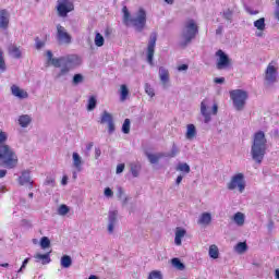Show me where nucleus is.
Here are the masks:
<instances>
[{
  "label": "nucleus",
  "mask_w": 279,
  "mask_h": 279,
  "mask_svg": "<svg viewBox=\"0 0 279 279\" xmlns=\"http://www.w3.org/2000/svg\"><path fill=\"white\" fill-rule=\"evenodd\" d=\"M8 133L0 129V167L4 169H16L19 166V156L10 145L5 144Z\"/></svg>",
  "instance_id": "obj_1"
},
{
  "label": "nucleus",
  "mask_w": 279,
  "mask_h": 279,
  "mask_svg": "<svg viewBox=\"0 0 279 279\" xmlns=\"http://www.w3.org/2000/svg\"><path fill=\"white\" fill-rule=\"evenodd\" d=\"M52 62L56 69L61 68L59 73L56 75V80H62V77H66V75H69V72L73 71V69H77V66L82 64V59L77 54H68L53 59Z\"/></svg>",
  "instance_id": "obj_2"
},
{
  "label": "nucleus",
  "mask_w": 279,
  "mask_h": 279,
  "mask_svg": "<svg viewBox=\"0 0 279 279\" xmlns=\"http://www.w3.org/2000/svg\"><path fill=\"white\" fill-rule=\"evenodd\" d=\"M267 154V137H265V132L258 131L253 136V144L251 146L252 159L260 165Z\"/></svg>",
  "instance_id": "obj_3"
},
{
  "label": "nucleus",
  "mask_w": 279,
  "mask_h": 279,
  "mask_svg": "<svg viewBox=\"0 0 279 279\" xmlns=\"http://www.w3.org/2000/svg\"><path fill=\"white\" fill-rule=\"evenodd\" d=\"M198 34L199 27L197 26L195 20H186L181 31L179 47H181V49H186L189 45H191V43L197 38Z\"/></svg>",
  "instance_id": "obj_4"
},
{
  "label": "nucleus",
  "mask_w": 279,
  "mask_h": 279,
  "mask_svg": "<svg viewBox=\"0 0 279 279\" xmlns=\"http://www.w3.org/2000/svg\"><path fill=\"white\" fill-rule=\"evenodd\" d=\"M122 12L125 25H131V27H134L135 32H143V29H145V25H147V12L145 11V9H138L135 17H132V15H130L128 7H123Z\"/></svg>",
  "instance_id": "obj_5"
},
{
  "label": "nucleus",
  "mask_w": 279,
  "mask_h": 279,
  "mask_svg": "<svg viewBox=\"0 0 279 279\" xmlns=\"http://www.w3.org/2000/svg\"><path fill=\"white\" fill-rule=\"evenodd\" d=\"M230 97L235 110L241 111L245 108V101H247V92L243 89H233L230 92Z\"/></svg>",
  "instance_id": "obj_6"
},
{
  "label": "nucleus",
  "mask_w": 279,
  "mask_h": 279,
  "mask_svg": "<svg viewBox=\"0 0 279 279\" xmlns=\"http://www.w3.org/2000/svg\"><path fill=\"white\" fill-rule=\"evenodd\" d=\"M75 10V4L73 3V0H58L57 1V12L58 16L61 19H66L69 16V13L73 12Z\"/></svg>",
  "instance_id": "obj_7"
},
{
  "label": "nucleus",
  "mask_w": 279,
  "mask_h": 279,
  "mask_svg": "<svg viewBox=\"0 0 279 279\" xmlns=\"http://www.w3.org/2000/svg\"><path fill=\"white\" fill-rule=\"evenodd\" d=\"M229 191L239 190V193L245 191V175L243 173H238L231 178V181L227 184Z\"/></svg>",
  "instance_id": "obj_8"
},
{
  "label": "nucleus",
  "mask_w": 279,
  "mask_h": 279,
  "mask_svg": "<svg viewBox=\"0 0 279 279\" xmlns=\"http://www.w3.org/2000/svg\"><path fill=\"white\" fill-rule=\"evenodd\" d=\"M156 40H158V34L151 33L147 45V62L154 65V53H156Z\"/></svg>",
  "instance_id": "obj_9"
},
{
  "label": "nucleus",
  "mask_w": 279,
  "mask_h": 279,
  "mask_svg": "<svg viewBox=\"0 0 279 279\" xmlns=\"http://www.w3.org/2000/svg\"><path fill=\"white\" fill-rule=\"evenodd\" d=\"M57 40L60 45H71L72 37L64 26L57 25Z\"/></svg>",
  "instance_id": "obj_10"
},
{
  "label": "nucleus",
  "mask_w": 279,
  "mask_h": 279,
  "mask_svg": "<svg viewBox=\"0 0 279 279\" xmlns=\"http://www.w3.org/2000/svg\"><path fill=\"white\" fill-rule=\"evenodd\" d=\"M216 56L218 58L216 63L218 71H223V69L230 66V57H228L223 50H218Z\"/></svg>",
  "instance_id": "obj_11"
},
{
  "label": "nucleus",
  "mask_w": 279,
  "mask_h": 279,
  "mask_svg": "<svg viewBox=\"0 0 279 279\" xmlns=\"http://www.w3.org/2000/svg\"><path fill=\"white\" fill-rule=\"evenodd\" d=\"M265 80L267 84H276L278 82V70L276 66L268 64L266 69Z\"/></svg>",
  "instance_id": "obj_12"
},
{
  "label": "nucleus",
  "mask_w": 279,
  "mask_h": 279,
  "mask_svg": "<svg viewBox=\"0 0 279 279\" xmlns=\"http://www.w3.org/2000/svg\"><path fill=\"white\" fill-rule=\"evenodd\" d=\"M19 184L20 186H25L28 184L29 191L34 189V181H32V174L28 170H24L21 175L19 177Z\"/></svg>",
  "instance_id": "obj_13"
},
{
  "label": "nucleus",
  "mask_w": 279,
  "mask_h": 279,
  "mask_svg": "<svg viewBox=\"0 0 279 279\" xmlns=\"http://www.w3.org/2000/svg\"><path fill=\"white\" fill-rule=\"evenodd\" d=\"M10 27V11L7 9L0 10V29L5 32Z\"/></svg>",
  "instance_id": "obj_14"
},
{
  "label": "nucleus",
  "mask_w": 279,
  "mask_h": 279,
  "mask_svg": "<svg viewBox=\"0 0 279 279\" xmlns=\"http://www.w3.org/2000/svg\"><path fill=\"white\" fill-rule=\"evenodd\" d=\"M118 217H119V211L117 210L109 211V216H108L109 234H112V232H114V227L117 226Z\"/></svg>",
  "instance_id": "obj_15"
},
{
  "label": "nucleus",
  "mask_w": 279,
  "mask_h": 279,
  "mask_svg": "<svg viewBox=\"0 0 279 279\" xmlns=\"http://www.w3.org/2000/svg\"><path fill=\"white\" fill-rule=\"evenodd\" d=\"M210 101L208 99H204L201 102V114L204 117V123H210L213 118L210 117V112L208 111V105Z\"/></svg>",
  "instance_id": "obj_16"
},
{
  "label": "nucleus",
  "mask_w": 279,
  "mask_h": 279,
  "mask_svg": "<svg viewBox=\"0 0 279 279\" xmlns=\"http://www.w3.org/2000/svg\"><path fill=\"white\" fill-rule=\"evenodd\" d=\"M11 93L14 97H17V99H27V97H29V94H27V92L21 89V87L16 85L11 86Z\"/></svg>",
  "instance_id": "obj_17"
},
{
  "label": "nucleus",
  "mask_w": 279,
  "mask_h": 279,
  "mask_svg": "<svg viewBox=\"0 0 279 279\" xmlns=\"http://www.w3.org/2000/svg\"><path fill=\"white\" fill-rule=\"evenodd\" d=\"M211 221L213 215L208 211H205L199 216L197 223L198 226H210Z\"/></svg>",
  "instance_id": "obj_18"
},
{
  "label": "nucleus",
  "mask_w": 279,
  "mask_h": 279,
  "mask_svg": "<svg viewBox=\"0 0 279 279\" xmlns=\"http://www.w3.org/2000/svg\"><path fill=\"white\" fill-rule=\"evenodd\" d=\"M195 136H197V128H195V124H187L185 138L187 141H193V138H195Z\"/></svg>",
  "instance_id": "obj_19"
},
{
  "label": "nucleus",
  "mask_w": 279,
  "mask_h": 279,
  "mask_svg": "<svg viewBox=\"0 0 279 279\" xmlns=\"http://www.w3.org/2000/svg\"><path fill=\"white\" fill-rule=\"evenodd\" d=\"M159 80L163 86L169 84V70H167L165 66L159 68Z\"/></svg>",
  "instance_id": "obj_20"
},
{
  "label": "nucleus",
  "mask_w": 279,
  "mask_h": 279,
  "mask_svg": "<svg viewBox=\"0 0 279 279\" xmlns=\"http://www.w3.org/2000/svg\"><path fill=\"white\" fill-rule=\"evenodd\" d=\"M8 51H9V54L12 57V58H15V60H19L21 59V49L19 47H16V45L14 44H11L9 47H8Z\"/></svg>",
  "instance_id": "obj_21"
},
{
  "label": "nucleus",
  "mask_w": 279,
  "mask_h": 279,
  "mask_svg": "<svg viewBox=\"0 0 279 279\" xmlns=\"http://www.w3.org/2000/svg\"><path fill=\"white\" fill-rule=\"evenodd\" d=\"M146 156H147L150 165H157L158 160H160V158H165V156H167V155H165V153H158V154L147 153Z\"/></svg>",
  "instance_id": "obj_22"
},
{
  "label": "nucleus",
  "mask_w": 279,
  "mask_h": 279,
  "mask_svg": "<svg viewBox=\"0 0 279 279\" xmlns=\"http://www.w3.org/2000/svg\"><path fill=\"white\" fill-rule=\"evenodd\" d=\"M186 235V230L178 228L175 231L174 243L175 245H182V239Z\"/></svg>",
  "instance_id": "obj_23"
},
{
  "label": "nucleus",
  "mask_w": 279,
  "mask_h": 279,
  "mask_svg": "<svg viewBox=\"0 0 279 279\" xmlns=\"http://www.w3.org/2000/svg\"><path fill=\"white\" fill-rule=\"evenodd\" d=\"M72 158H73V167H75L78 172L82 171L83 162L80 154L73 153Z\"/></svg>",
  "instance_id": "obj_24"
},
{
  "label": "nucleus",
  "mask_w": 279,
  "mask_h": 279,
  "mask_svg": "<svg viewBox=\"0 0 279 279\" xmlns=\"http://www.w3.org/2000/svg\"><path fill=\"white\" fill-rule=\"evenodd\" d=\"M60 265L63 267V269H69V267L73 265V259L69 255H63L61 257Z\"/></svg>",
  "instance_id": "obj_25"
},
{
  "label": "nucleus",
  "mask_w": 279,
  "mask_h": 279,
  "mask_svg": "<svg viewBox=\"0 0 279 279\" xmlns=\"http://www.w3.org/2000/svg\"><path fill=\"white\" fill-rule=\"evenodd\" d=\"M19 123L21 128H27L29 123H32V117H29L28 114L20 116Z\"/></svg>",
  "instance_id": "obj_26"
},
{
  "label": "nucleus",
  "mask_w": 279,
  "mask_h": 279,
  "mask_svg": "<svg viewBox=\"0 0 279 279\" xmlns=\"http://www.w3.org/2000/svg\"><path fill=\"white\" fill-rule=\"evenodd\" d=\"M35 258L37 260H41L44 265H49L51 263V257L49 256V253L46 254H37L35 255Z\"/></svg>",
  "instance_id": "obj_27"
},
{
  "label": "nucleus",
  "mask_w": 279,
  "mask_h": 279,
  "mask_svg": "<svg viewBox=\"0 0 279 279\" xmlns=\"http://www.w3.org/2000/svg\"><path fill=\"white\" fill-rule=\"evenodd\" d=\"M97 108V97L90 96L87 101V110L88 112H93Z\"/></svg>",
  "instance_id": "obj_28"
},
{
  "label": "nucleus",
  "mask_w": 279,
  "mask_h": 279,
  "mask_svg": "<svg viewBox=\"0 0 279 279\" xmlns=\"http://www.w3.org/2000/svg\"><path fill=\"white\" fill-rule=\"evenodd\" d=\"M113 120L112 116L110 114V112L108 111H104L101 117H100V123L104 124V123H111Z\"/></svg>",
  "instance_id": "obj_29"
},
{
  "label": "nucleus",
  "mask_w": 279,
  "mask_h": 279,
  "mask_svg": "<svg viewBox=\"0 0 279 279\" xmlns=\"http://www.w3.org/2000/svg\"><path fill=\"white\" fill-rule=\"evenodd\" d=\"M172 266L175 267V269H179V271H184L185 266L184 263H182V260H180V258L174 257L171 259Z\"/></svg>",
  "instance_id": "obj_30"
},
{
  "label": "nucleus",
  "mask_w": 279,
  "mask_h": 279,
  "mask_svg": "<svg viewBox=\"0 0 279 279\" xmlns=\"http://www.w3.org/2000/svg\"><path fill=\"white\" fill-rule=\"evenodd\" d=\"M180 154V149H178V146L175 144L172 145L170 153H163L165 158H175Z\"/></svg>",
  "instance_id": "obj_31"
},
{
  "label": "nucleus",
  "mask_w": 279,
  "mask_h": 279,
  "mask_svg": "<svg viewBox=\"0 0 279 279\" xmlns=\"http://www.w3.org/2000/svg\"><path fill=\"white\" fill-rule=\"evenodd\" d=\"M80 84H84V75L80 73L74 74L72 78V86H80Z\"/></svg>",
  "instance_id": "obj_32"
},
{
  "label": "nucleus",
  "mask_w": 279,
  "mask_h": 279,
  "mask_svg": "<svg viewBox=\"0 0 279 279\" xmlns=\"http://www.w3.org/2000/svg\"><path fill=\"white\" fill-rule=\"evenodd\" d=\"M94 43H95L96 47H104L106 39L104 38L102 34L96 33Z\"/></svg>",
  "instance_id": "obj_33"
},
{
  "label": "nucleus",
  "mask_w": 279,
  "mask_h": 279,
  "mask_svg": "<svg viewBox=\"0 0 279 279\" xmlns=\"http://www.w3.org/2000/svg\"><path fill=\"white\" fill-rule=\"evenodd\" d=\"M233 220L236 226H243V223H245V215H243L242 213H236L233 217Z\"/></svg>",
  "instance_id": "obj_34"
},
{
  "label": "nucleus",
  "mask_w": 279,
  "mask_h": 279,
  "mask_svg": "<svg viewBox=\"0 0 279 279\" xmlns=\"http://www.w3.org/2000/svg\"><path fill=\"white\" fill-rule=\"evenodd\" d=\"M177 171H182L183 173H191V166L186 162H180L177 166Z\"/></svg>",
  "instance_id": "obj_35"
},
{
  "label": "nucleus",
  "mask_w": 279,
  "mask_h": 279,
  "mask_svg": "<svg viewBox=\"0 0 279 279\" xmlns=\"http://www.w3.org/2000/svg\"><path fill=\"white\" fill-rule=\"evenodd\" d=\"M209 256L210 258H219V247H217V245H210L209 246Z\"/></svg>",
  "instance_id": "obj_36"
},
{
  "label": "nucleus",
  "mask_w": 279,
  "mask_h": 279,
  "mask_svg": "<svg viewBox=\"0 0 279 279\" xmlns=\"http://www.w3.org/2000/svg\"><path fill=\"white\" fill-rule=\"evenodd\" d=\"M131 173L133 178H138L141 173V165L140 163H131Z\"/></svg>",
  "instance_id": "obj_37"
},
{
  "label": "nucleus",
  "mask_w": 279,
  "mask_h": 279,
  "mask_svg": "<svg viewBox=\"0 0 279 279\" xmlns=\"http://www.w3.org/2000/svg\"><path fill=\"white\" fill-rule=\"evenodd\" d=\"M254 27L259 32H264L265 29V17H260L259 20L254 22Z\"/></svg>",
  "instance_id": "obj_38"
},
{
  "label": "nucleus",
  "mask_w": 279,
  "mask_h": 279,
  "mask_svg": "<svg viewBox=\"0 0 279 279\" xmlns=\"http://www.w3.org/2000/svg\"><path fill=\"white\" fill-rule=\"evenodd\" d=\"M247 251V243L245 242H240L235 245V252H238V254H243V252Z\"/></svg>",
  "instance_id": "obj_39"
},
{
  "label": "nucleus",
  "mask_w": 279,
  "mask_h": 279,
  "mask_svg": "<svg viewBox=\"0 0 279 279\" xmlns=\"http://www.w3.org/2000/svg\"><path fill=\"white\" fill-rule=\"evenodd\" d=\"M8 66L5 65V59L3 58V50L0 48V73H5Z\"/></svg>",
  "instance_id": "obj_40"
},
{
  "label": "nucleus",
  "mask_w": 279,
  "mask_h": 279,
  "mask_svg": "<svg viewBox=\"0 0 279 279\" xmlns=\"http://www.w3.org/2000/svg\"><path fill=\"white\" fill-rule=\"evenodd\" d=\"M129 95H130V89H128V85H121V100L125 101Z\"/></svg>",
  "instance_id": "obj_41"
},
{
  "label": "nucleus",
  "mask_w": 279,
  "mask_h": 279,
  "mask_svg": "<svg viewBox=\"0 0 279 279\" xmlns=\"http://www.w3.org/2000/svg\"><path fill=\"white\" fill-rule=\"evenodd\" d=\"M50 245H51V240H49V238L43 236L40 239V247H41V250H47V247H49Z\"/></svg>",
  "instance_id": "obj_42"
},
{
  "label": "nucleus",
  "mask_w": 279,
  "mask_h": 279,
  "mask_svg": "<svg viewBox=\"0 0 279 279\" xmlns=\"http://www.w3.org/2000/svg\"><path fill=\"white\" fill-rule=\"evenodd\" d=\"M232 16H233V13L230 9H227L222 12V17L226 20V21H229L230 23H232Z\"/></svg>",
  "instance_id": "obj_43"
},
{
  "label": "nucleus",
  "mask_w": 279,
  "mask_h": 279,
  "mask_svg": "<svg viewBox=\"0 0 279 279\" xmlns=\"http://www.w3.org/2000/svg\"><path fill=\"white\" fill-rule=\"evenodd\" d=\"M148 279H162V272L160 270L150 271Z\"/></svg>",
  "instance_id": "obj_44"
},
{
  "label": "nucleus",
  "mask_w": 279,
  "mask_h": 279,
  "mask_svg": "<svg viewBox=\"0 0 279 279\" xmlns=\"http://www.w3.org/2000/svg\"><path fill=\"white\" fill-rule=\"evenodd\" d=\"M130 119H125L122 124V132L123 134H130Z\"/></svg>",
  "instance_id": "obj_45"
},
{
  "label": "nucleus",
  "mask_w": 279,
  "mask_h": 279,
  "mask_svg": "<svg viewBox=\"0 0 279 279\" xmlns=\"http://www.w3.org/2000/svg\"><path fill=\"white\" fill-rule=\"evenodd\" d=\"M44 184H45L46 186H51V187L56 186V178H53V177H47L46 180H45V182H44Z\"/></svg>",
  "instance_id": "obj_46"
},
{
  "label": "nucleus",
  "mask_w": 279,
  "mask_h": 279,
  "mask_svg": "<svg viewBox=\"0 0 279 279\" xmlns=\"http://www.w3.org/2000/svg\"><path fill=\"white\" fill-rule=\"evenodd\" d=\"M69 213V206L66 205H61L58 209V214L61 216L68 215Z\"/></svg>",
  "instance_id": "obj_47"
},
{
  "label": "nucleus",
  "mask_w": 279,
  "mask_h": 279,
  "mask_svg": "<svg viewBox=\"0 0 279 279\" xmlns=\"http://www.w3.org/2000/svg\"><path fill=\"white\" fill-rule=\"evenodd\" d=\"M95 143L93 142H89L88 144H86V147H85V156H90V150L93 149Z\"/></svg>",
  "instance_id": "obj_48"
},
{
  "label": "nucleus",
  "mask_w": 279,
  "mask_h": 279,
  "mask_svg": "<svg viewBox=\"0 0 279 279\" xmlns=\"http://www.w3.org/2000/svg\"><path fill=\"white\" fill-rule=\"evenodd\" d=\"M145 93H147L149 95V97H154V95H155L154 88H151V85H149V84L145 85Z\"/></svg>",
  "instance_id": "obj_49"
},
{
  "label": "nucleus",
  "mask_w": 279,
  "mask_h": 279,
  "mask_svg": "<svg viewBox=\"0 0 279 279\" xmlns=\"http://www.w3.org/2000/svg\"><path fill=\"white\" fill-rule=\"evenodd\" d=\"M114 120H112L111 122L108 123V133L109 134H114Z\"/></svg>",
  "instance_id": "obj_50"
},
{
  "label": "nucleus",
  "mask_w": 279,
  "mask_h": 279,
  "mask_svg": "<svg viewBox=\"0 0 279 279\" xmlns=\"http://www.w3.org/2000/svg\"><path fill=\"white\" fill-rule=\"evenodd\" d=\"M28 263H29V257H27L23 260L21 268L17 270V274H22L23 269H25V267H27Z\"/></svg>",
  "instance_id": "obj_51"
},
{
  "label": "nucleus",
  "mask_w": 279,
  "mask_h": 279,
  "mask_svg": "<svg viewBox=\"0 0 279 279\" xmlns=\"http://www.w3.org/2000/svg\"><path fill=\"white\" fill-rule=\"evenodd\" d=\"M47 58H48L49 62H51L52 66H53V60H58V58H53V52H51V50L47 51Z\"/></svg>",
  "instance_id": "obj_52"
},
{
  "label": "nucleus",
  "mask_w": 279,
  "mask_h": 279,
  "mask_svg": "<svg viewBox=\"0 0 279 279\" xmlns=\"http://www.w3.org/2000/svg\"><path fill=\"white\" fill-rule=\"evenodd\" d=\"M123 171H125V163H120L117 166V170L116 173H123Z\"/></svg>",
  "instance_id": "obj_53"
},
{
  "label": "nucleus",
  "mask_w": 279,
  "mask_h": 279,
  "mask_svg": "<svg viewBox=\"0 0 279 279\" xmlns=\"http://www.w3.org/2000/svg\"><path fill=\"white\" fill-rule=\"evenodd\" d=\"M36 49H43L45 47V43H43L38 37L35 39Z\"/></svg>",
  "instance_id": "obj_54"
},
{
  "label": "nucleus",
  "mask_w": 279,
  "mask_h": 279,
  "mask_svg": "<svg viewBox=\"0 0 279 279\" xmlns=\"http://www.w3.org/2000/svg\"><path fill=\"white\" fill-rule=\"evenodd\" d=\"M112 195H114V192H112V189L106 187L105 189V196L106 197H112Z\"/></svg>",
  "instance_id": "obj_55"
},
{
  "label": "nucleus",
  "mask_w": 279,
  "mask_h": 279,
  "mask_svg": "<svg viewBox=\"0 0 279 279\" xmlns=\"http://www.w3.org/2000/svg\"><path fill=\"white\" fill-rule=\"evenodd\" d=\"M117 191H118V193H117L118 199H122L125 192L123 191V189L121 186H118Z\"/></svg>",
  "instance_id": "obj_56"
},
{
  "label": "nucleus",
  "mask_w": 279,
  "mask_h": 279,
  "mask_svg": "<svg viewBox=\"0 0 279 279\" xmlns=\"http://www.w3.org/2000/svg\"><path fill=\"white\" fill-rule=\"evenodd\" d=\"M215 84H225L226 77H216L214 78Z\"/></svg>",
  "instance_id": "obj_57"
},
{
  "label": "nucleus",
  "mask_w": 279,
  "mask_h": 279,
  "mask_svg": "<svg viewBox=\"0 0 279 279\" xmlns=\"http://www.w3.org/2000/svg\"><path fill=\"white\" fill-rule=\"evenodd\" d=\"M101 156V148L96 147L95 148V159L99 160V157Z\"/></svg>",
  "instance_id": "obj_58"
},
{
  "label": "nucleus",
  "mask_w": 279,
  "mask_h": 279,
  "mask_svg": "<svg viewBox=\"0 0 279 279\" xmlns=\"http://www.w3.org/2000/svg\"><path fill=\"white\" fill-rule=\"evenodd\" d=\"M223 34V25H219L216 29V36H221Z\"/></svg>",
  "instance_id": "obj_59"
},
{
  "label": "nucleus",
  "mask_w": 279,
  "mask_h": 279,
  "mask_svg": "<svg viewBox=\"0 0 279 279\" xmlns=\"http://www.w3.org/2000/svg\"><path fill=\"white\" fill-rule=\"evenodd\" d=\"M178 71H189V65L187 64H181V65H179Z\"/></svg>",
  "instance_id": "obj_60"
},
{
  "label": "nucleus",
  "mask_w": 279,
  "mask_h": 279,
  "mask_svg": "<svg viewBox=\"0 0 279 279\" xmlns=\"http://www.w3.org/2000/svg\"><path fill=\"white\" fill-rule=\"evenodd\" d=\"M246 12H248V14H251V15H256V14H258V11H254V10H252L250 7H246Z\"/></svg>",
  "instance_id": "obj_61"
},
{
  "label": "nucleus",
  "mask_w": 279,
  "mask_h": 279,
  "mask_svg": "<svg viewBox=\"0 0 279 279\" xmlns=\"http://www.w3.org/2000/svg\"><path fill=\"white\" fill-rule=\"evenodd\" d=\"M184 179V177L182 174H180L177 180H175V184H181L182 183V180Z\"/></svg>",
  "instance_id": "obj_62"
},
{
  "label": "nucleus",
  "mask_w": 279,
  "mask_h": 279,
  "mask_svg": "<svg viewBox=\"0 0 279 279\" xmlns=\"http://www.w3.org/2000/svg\"><path fill=\"white\" fill-rule=\"evenodd\" d=\"M5 175H8V170H0V178H5Z\"/></svg>",
  "instance_id": "obj_63"
},
{
  "label": "nucleus",
  "mask_w": 279,
  "mask_h": 279,
  "mask_svg": "<svg viewBox=\"0 0 279 279\" xmlns=\"http://www.w3.org/2000/svg\"><path fill=\"white\" fill-rule=\"evenodd\" d=\"M277 9L275 11V17L277 19V21H279V4H277Z\"/></svg>",
  "instance_id": "obj_64"
}]
</instances>
